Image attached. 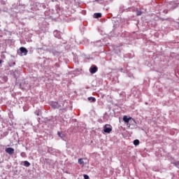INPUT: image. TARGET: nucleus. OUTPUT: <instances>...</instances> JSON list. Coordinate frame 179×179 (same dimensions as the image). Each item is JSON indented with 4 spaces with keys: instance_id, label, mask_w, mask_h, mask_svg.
<instances>
[{
    "instance_id": "obj_13",
    "label": "nucleus",
    "mask_w": 179,
    "mask_h": 179,
    "mask_svg": "<svg viewBox=\"0 0 179 179\" xmlns=\"http://www.w3.org/2000/svg\"><path fill=\"white\" fill-rule=\"evenodd\" d=\"M20 156L22 157H26V152H21Z\"/></svg>"
},
{
    "instance_id": "obj_15",
    "label": "nucleus",
    "mask_w": 179,
    "mask_h": 179,
    "mask_svg": "<svg viewBox=\"0 0 179 179\" xmlns=\"http://www.w3.org/2000/svg\"><path fill=\"white\" fill-rule=\"evenodd\" d=\"M142 13L141 11L137 12V16H141Z\"/></svg>"
},
{
    "instance_id": "obj_8",
    "label": "nucleus",
    "mask_w": 179,
    "mask_h": 179,
    "mask_svg": "<svg viewBox=\"0 0 179 179\" xmlns=\"http://www.w3.org/2000/svg\"><path fill=\"white\" fill-rule=\"evenodd\" d=\"M94 17H95V19H99V18L101 17V13H94Z\"/></svg>"
},
{
    "instance_id": "obj_7",
    "label": "nucleus",
    "mask_w": 179,
    "mask_h": 179,
    "mask_svg": "<svg viewBox=\"0 0 179 179\" xmlns=\"http://www.w3.org/2000/svg\"><path fill=\"white\" fill-rule=\"evenodd\" d=\"M88 101H90L91 103H96V98L90 96L87 98Z\"/></svg>"
},
{
    "instance_id": "obj_3",
    "label": "nucleus",
    "mask_w": 179,
    "mask_h": 179,
    "mask_svg": "<svg viewBox=\"0 0 179 179\" xmlns=\"http://www.w3.org/2000/svg\"><path fill=\"white\" fill-rule=\"evenodd\" d=\"M97 71H99V68H97L96 66H94V65L91 66L90 69V73H96Z\"/></svg>"
},
{
    "instance_id": "obj_10",
    "label": "nucleus",
    "mask_w": 179,
    "mask_h": 179,
    "mask_svg": "<svg viewBox=\"0 0 179 179\" xmlns=\"http://www.w3.org/2000/svg\"><path fill=\"white\" fill-rule=\"evenodd\" d=\"M78 164H82L83 166H85V162L83 161V159H78Z\"/></svg>"
},
{
    "instance_id": "obj_14",
    "label": "nucleus",
    "mask_w": 179,
    "mask_h": 179,
    "mask_svg": "<svg viewBox=\"0 0 179 179\" xmlns=\"http://www.w3.org/2000/svg\"><path fill=\"white\" fill-rule=\"evenodd\" d=\"M57 134H58L59 138H64V134H62L60 132H58Z\"/></svg>"
},
{
    "instance_id": "obj_1",
    "label": "nucleus",
    "mask_w": 179,
    "mask_h": 179,
    "mask_svg": "<svg viewBox=\"0 0 179 179\" xmlns=\"http://www.w3.org/2000/svg\"><path fill=\"white\" fill-rule=\"evenodd\" d=\"M111 131H113V127L111 125L106 124L103 127V132H105V134H110Z\"/></svg>"
},
{
    "instance_id": "obj_11",
    "label": "nucleus",
    "mask_w": 179,
    "mask_h": 179,
    "mask_svg": "<svg viewBox=\"0 0 179 179\" xmlns=\"http://www.w3.org/2000/svg\"><path fill=\"white\" fill-rule=\"evenodd\" d=\"M24 166L25 167H30V162H29L28 161H24Z\"/></svg>"
},
{
    "instance_id": "obj_6",
    "label": "nucleus",
    "mask_w": 179,
    "mask_h": 179,
    "mask_svg": "<svg viewBox=\"0 0 179 179\" xmlns=\"http://www.w3.org/2000/svg\"><path fill=\"white\" fill-rule=\"evenodd\" d=\"M53 34L55 37H57V38H61V32L58 31H55Z\"/></svg>"
},
{
    "instance_id": "obj_5",
    "label": "nucleus",
    "mask_w": 179,
    "mask_h": 179,
    "mask_svg": "<svg viewBox=\"0 0 179 179\" xmlns=\"http://www.w3.org/2000/svg\"><path fill=\"white\" fill-rule=\"evenodd\" d=\"M6 152L8 155H13L15 153V149H13L12 148H8L6 149Z\"/></svg>"
},
{
    "instance_id": "obj_16",
    "label": "nucleus",
    "mask_w": 179,
    "mask_h": 179,
    "mask_svg": "<svg viewBox=\"0 0 179 179\" xmlns=\"http://www.w3.org/2000/svg\"><path fill=\"white\" fill-rule=\"evenodd\" d=\"M84 179H89V176L84 175Z\"/></svg>"
},
{
    "instance_id": "obj_2",
    "label": "nucleus",
    "mask_w": 179,
    "mask_h": 179,
    "mask_svg": "<svg viewBox=\"0 0 179 179\" xmlns=\"http://www.w3.org/2000/svg\"><path fill=\"white\" fill-rule=\"evenodd\" d=\"M20 55H26L29 51L27 50V49H26V48H24V47H21L20 48Z\"/></svg>"
},
{
    "instance_id": "obj_18",
    "label": "nucleus",
    "mask_w": 179,
    "mask_h": 179,
    "mask_svg": "<svg viewBox=\"0 0 179 179\" xmlns=\"http://www.w3.org/2000/svg\"><path fill=\"white\" fill-rule=\"evenodd\" d=\"M3 61L2 59H0V64H2Z\"/></svg>"
},
{
    "instance_id": "obj_12",
    "label": "nucleus",
    "mask_w": 179,
    "mask_h": 179,
    "mask_svg": "<svg viewBox=\"0 0 179 179\" xmlns=\"http://www.w3.org/2000/svg\"><path fill=\"white\" fill-rule=\"evenodd\" d=\"M134 145L135 146H138V145H139V140L136 139L134 141Z\"/></svg>"
},
{
    "instance_id": "obj_19",
    "label": "nucleus",
    "mask_w": 179,
    "mask_h": 179,
    "mask_svg": "<svg viewBox=\"0 0 179 179\" xmlns=\"http://www.w3.org/2000/svg\"><path fill=\"white\" fill-rule=\"evenodd\" d=\"M96 1H99V0H96Z\"/></svg>"
},
{
    "instance_id": "obj_9",
    "label": "nucleus",
    "mask_w": 179,
    "mask_h": 179,
    "mask_svg": "<svg viewBox=\"0 0 179 179\" xmlns=\"http://www.w3.org/2000/svg\"><path fill=\"white\" fill-rule=\"evenodd\" d=\"M52 107H53L54 108H58L59 106H58V103L57 102H52L51 104Z\"/></svg>"
},
{
    "instance_id": "obj_17",
    "label": "nucleus",
    "mask_w": 179,
    "mask_h": 179,
    "mask_svg": "<svg viewBox=\"0 0 179 179\" xmlns=\"http://www.w3.org/2000/svg\"><path fill=\"white\" fill-rule=\"evenodd\" d=\"M36 115H40V113L36 111Z\"/></svg>"
},
{
    "instance_id": "obj_4",
    "label": "nucleus",
    "mask_w": 179,
    "mask_h": 179,
    "mask_svg": "<svg viewBox=\"0 0 179 179\" xmlns=\"http://www.w3.org/2000/svg\"><path fill=\"white\" fill-rule=\"evenodd\" d=\"M131 120H132V122H135V120H134V119H132V117H128V116H127V115H124V116L123 117V121H124V122H126V124H128V122H129V121H130Z\"/></svg>"
}]
</instances>
